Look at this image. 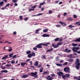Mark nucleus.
Instances as JSON below:
<instances>
[{
	"mask_svg": "<svg viewBox=\"0 0 80 80\" xmlns=\"http://www.w3.org/2000/svg\"><path fill=\"white\" fill-rule=\"evenodd\" d=\"M76 60V62H75V64L76 65V68L77 70H79V68H80V60H79L78 59H77Z\"/></svg>",
	"mask_w": 80,
	"mask_h": 80,
	"instance_id": "nucleus-1",
	"label": "nucleus"
},
{
	"mask_svg": "<svg viewBox=\"0 0 80 80\" xmlns=\"http://www.w3.org/2000/svg\"><path fill=\"white\" fill-rule=\"evenodd\" d=\"M49 44H50V43H47L44 44L41 43L37 45L36 47H37V48H42V45H44V46H48V45H49Z\"/></svg>",
	"mask_w": 80,
	"mask_h": 80,
	"instance_id": "nucleus-2",
	"label": "nucleus"
},
{
	"mask_svg": "<svg viewBox=\"0 0 80 80\" xmlns=\"http://www.w3.org/2000/svg\"><path fill=\"white\" fill-rule=\"evenodd\" d=\"M64 71L66 73H70V68H67V67H65L64 68Z\"/></svg>",
	"mask_w": 80,
	"mask_h": 80,
	"instance_id": "nucleus-3",
	"label": "nucleus"
},
{
	"mask_svg": "<svg viewBox=\"0 0 80 80\" xmlns=\"http://www.w3.org/2000/svg\"><path fill=\"white\" fill-rule=\"evenodd\" d=\"M31 74L32 77H37V74H38V73H37V72H31Z\"/></svg>",
	"mask_w": 80,
	"mask_h": 80,
	"instance_id": "nucleus-4",
	"label": "nucleus"
},
{
	"mask_svg": "<svg viewBox=\"0 0 80 80\" xmlns=\"http://www.w3.org/2000/svg\"><path fill=\"white\" fill-rule=\"evenodd\" d=\"M63 52H66V53H68V52H71V50H68V48H66L65 49V50H64L63 51Z\"/></svg>",
	"mask_w": 80,
	"mask_h": 80,
	"instance_id": "nucleus-5",
	"label": "nucleus"
},
{
	"mask_svg": "<svg viewBox=\"0 0 80 80\" xmlns=\"http://www.w3.org/2000/svg\"><path fill=\"white\" fill-rule=\"evenodd\" d=\"M57 74L59 77H61V75H63V73L62 72H57Z\"/></svg>",
	"mask_w": 80,
	"mask_h": 80,
	"instance_id": "nucleus-6",
	"label": "nucleus"
},
{
	"mask_svg": "<svg viewBox=\"0 0 80 80\" xmlns=\"http://www.w3.org/2000/svg\"><path fill=\"white\" fill-rule=\"evenodd\" d=\"M46 79L48 80H52L53 78L50 77V76H48L47 77Z\"/></svg>",
	"mask_w": 80,
	"mask_h": 80,
	"instance_id": "nucleus-7",
	"label": "nucleus"
},
{
	"mask_svg": "<svg viewBox=\"0 0 80 80\" xmlns=\"http://www.w3.org/2000/svg\"><path fill=\"white\" fill-rule=\"evenodd\" d=\"M42 36L43 37H50L49 34H44L42 35Z\"/></svg>",
	"mask_w": 80,
	"mask_h": 80,
	"instance_id": "nucleus-8",
	"label": "nucleus"
},
{
	"mask_svg": "<svg viewBox=\"0 0 80 80\" xmlns=\"http://www.w3.org/2000/svg\"><path fill=\"white\" fill-rule=\"evenodd\" d=\"M53 50V48H51V49H48L46 51V52H52Z\"/></svg>",
	"mask_w": 80,
	"mask_h": 80,
	"instance_id": "nucleus-9",
	"label": "nucleus"
},
{
	"mask_svg": "<svg viewBox=\"0 0 80 80\" xmlns=\"http://www.w3.org/2000/svg\"><path fill=\"white\" fill-rule=\"evenodd\" d=\"M72 49L73 52H77L78 51V50H76V49L75 47H73Z\"/></svg>",
	"mask_w": 80,
	"mask_h": 80,
	"instance_id": "nucleus-10",
	"label": "nucleus"
},
{
	"mask_svg": "<svg viewBox=\"0 0 80 80\" xmlns=\"http://www.w3.org/2000/svg\"><path fill=\"white\" fill-rule=\"evenodd\" d=\"M73 20V18L71 17L68 18H67V20L68 21H72Z\"/></svg>",
	"mask_w": 80,
	"mask_h": 80,
	"instance_id": "nucleus-11",
	"label": "nucleus"
},
{
	"mask_svg": "<svg viewBox=\"0 0 80 80\" xmlns=\"http://www.w3.org/2000/svg\"><path fill=\"white\" fill-rule=\"evenodd\" d=\"M28 77V74H25L24 75H23L22 76V78H27V77Z\"/></svg>",
	"mask_w": 80,
	"mask_h": 80,
	"instance_id": "nucleus-12",
	"label": "nucleus"
},
{
	"mask_svg": "<svg viewBox=\"0 0 80 80\" xmlns=\"http://www.w3.org/2000/svg\"><path fill=\"white\" fill-rule=\"evenodd\" d=\"M8 55H6L4 56V57H3L2 58V60H5V58H8Z\"/></svg>",
	"mask_w": 80,
	"mask_h": 80,
	"instance_id": "nucleus-13",
	"label": "nucleus"
},
{
	"mask_svg": "<svg viewBox=\"0 0 80 80\" xmlns=\"http://www.w3.org/2000/svg\"><path fill=\"white\" fill-rule=\"evenodd\" d=\"M27 65V63L26 62H21V65L22 67H24L25 65Z\"/></svg>",
	"mask_w": 80,
	"mask_h": 80,
	"instance_id": "nucleus-14",
	"label": "nucleus"
},
{
	"mask_svg": "<svg viewBox=\"0 0 80 80\" xmlns=\"http://www.w3.org/2000/svg\"><path fill=\"white\" fill-rule=\"evenodd\" d=\"M59 23L61 24V25H66L67 24L64 22H63L62 21H59Z\"/></svg>",
	"mask_w": 80,
	"mask_h": 80,
	"instance_id": "nucleus-15",
	"label": "nucleus"
},
{
	"mask_svg": "<svg viewBox=\"0 0 80 80\" xmlns=\"http://www.w3.org/2000/svg\"><path fill=\"white\" fill-rule=\"evenodd\" d=\"M74 42H80V38L76 39L75 40H74Z\"/></svg>",
	"mask_w": 80,
	"mask_h": 80,
	"instance_id": "nucleus-16",
	"label": "nucleus"
},
{
	"mask_svg": "<svg viewBox=\"0 0 80 80\" xmlns=\"http://www.w3.org/2000/svg\"><path fill=\"white\" fill-rule=\"evenodd\" d=\"M38 62L36 61L35 62L34 65L35 66H38Z\"/></svg>",
	"mask_w": 80,
	"mask_h": 80,
	"instance_id": "nucleus-17",
	"label": "nucleus"
},
{
	"mask_svg": "<svg viewBox=\"0 0 80 80\" xmlns=\"http://www.w3.org/2000/svg\"><path fill=\"white\" fill-rule=\"evenodd\" d=\"M3 3H4V2L3 1H1L0 2V6L2 7L3 5Z\"/></svg>",
	"mask_w": 80,
	"mask_h": 80,
	"instance_id": "nucleus-18",
	"label": "nucleus"
},
{
	"mask_svg": "<svg viewBox=\"0 0 80 80\" xmlns=\"http://www.w3.org/2000/svg\"><path fill=\"white\" fill-rule=\"evenodd\" d=\"M42 58L45 59L46 58V56L45 55H42Z\"/></svg>",
	"mask_w": 80,
	"mask_h": 80,
	"instance_id": "nucleus-19",
	"label": "nucleus"
},
{
	"mask_svg": "<svg viewBox=\"0 0 80 80\" xmlns=\"http://www.w3.org/2000/svg\"><path fill=\"white\" fill-rule=\"evenodd\" d=\"M68 61L69 62H73V59H69L68 60Z\"/></svg>",
	"mask_w": 80,
	"mask_h": 80,
	"instance_id": "nucleus-20",
	"label": "nucleus"
},
{
	"mask_svg": "<svg viewBox=\"0 0 80 80\" xmlns=\"http://www.w3.org/2000/svg\"><path fill=\"white\" fill-rule=\"evenodd\" d=\"M40 30V29H38L36 30L35 32V33L36 34H37L38 33V32H39Z\"/></svg>",
	"mask_w": 80,
	"mask_h": 80,
	"instance_id": "nucleus-21",
	"label": "nucleus"
},
{
	"mask_svg": "<svg viewBox=\"0 0 80 80\" xmlns=\"http://www.w3.org/2000/svg\"><path fill=\"white\" fill-rule=\"evenodd\" d=\"M31 54L32 57H35L36 55L35 54V53L34 52H32Z\"/></svg>",
	"mask_w": 80,
	"mask_h": 80,
	"instance_id": "nucleus-22",
	"label": "nucleus"
},
{
	"mask_svg": "<svg viewBox=\"0 0 80 80\" xmlns=\"http://www.w3.org/2000/svg\"><path fill=\"white\" fill-rule=\"evenodd\" d=\"M63 43L62 42H59L57 44V45H62Z\"/></svg>",
	"mask_w": 80,
	"mask_h": 80,
	"instance_id": "nucleus-23",
	"label": "nucleus"
},
{
	"mask_svg": "<svg viewBox=\"0 0 80 80\" xmlns=\"http://www.w3.org/2000/svg\"><path fill=\"white\" fill-rule=\"evenodd\" d=\"M56 65L58 67H62V64H61L57 63L56 64Z\"/></svg>",
	"mask_w": 80,
	"mask_h": 80,
	"instance_id": "nucleus-24",
	"label": "nucleus"
},
{
	"mask_svg": "<svg viewBox=\"0 0 80 80\" xmlns=\"http://www.w3.org/2000/svg\"><path fill=\"white\" fill-rule=\"evenodd\" d=\"M28 58H31L32 57V54H29L28 55Z\"/></svg>",
	"mask_w": 80,
	"mask_h": 80,
	"instance_id": "nucleus-25",
	"label": "nucleus"
},
{
	"mask_svg": "<svg viewBox=\"0 0 80 80\" xmlns=\"http://www.w3.org/2000/svg\"><path fill=\"white\" fill-rule=\"evenodd\" d=\"M31 53V51L30 50H28L26 52V54H30Z\"/></svg>",
	"mask_w": 80,
	"mask_h": 80,
	"instance_id": "nucleus-26",
	"label": "nucleus"
},
{
	"mask_svg": "<svg viewBox=\"0 0 80 80\" xmlns=\"http://www.w3.org/2000/svg\"><path fill=\"white\" fill-rule=\"evenodd\" d=\"M48 30V29H46L43 30V31L44 33H46V32H47Z\"/></svg>",
	"mask_w": 80,
	"mask_h": 80,
	"instance_id": "nucleus-27",
	"label": "nucleus"
},
{
	"mask_svg": "<svg viewBox=\"0 0 80 80\" xmlns=\"http://www.w3.org/2000/svg\"><path fill=\"white\" fill-rule=\"evenodd\" d=\"M62 77L63 79H65V78L66 77V75H62Z\"/></svg>",
	"mask_w": 80,
	"mask_h": 80,
	"instance_id": "nucleus-28",
	"label": "nucleus"
},
{
	"mask_svg": "<svg viewBox=\"0 0 80 80\" xmlns=\"http://www.w3.org/2000/svg\"><path fill=\"white\" fill-rule=\"evenodd\" d=\"M43 68H41L40 69V70H39L40 72H41L42 73V72H43Z\"/></svg>",
	"mask_w": 80,
	"mask_h": 80,
	"instance_id": "nucleus-29",
	"label": "nucleus"
},
{
	"mask_svg": "<svg viewBox=\"0 0 80 80\" xmlns=\"http://www.w3.org/2000/svg\"><path fill=\"white\" fill-rule=\"evenodd\" d=\"M13 55V53H12L9 54V57L12 58V55Z\"/></svg>",
	"mask_w": 80,
	"mask_h": 80,
	"instance_id": "nucleus-30",
	"label": "nucleus"
},
{
	"mask_svg": "<svg viewBox=\"0 0 80 80\" xmlns=\"http://www.w3.org/2000/svg\"><path fill=\"white\" fill-rule=\"evenodd\" d=\"M59 40V38H55L54 40L55 42H57V41H58Z\"/></svg>",
	"mask_w": 80,
	"mask_h": 80,
	"instance_id": "nucleus-31",
	"label": "nucleus"
},
{
	"mask_svg": "<svg viewBox=\"0 0 80 80\" xmlns=\"http://www.w3.org/2000/svg\"><path fill=\"white\" fill-rule=\"evenodd\" d=\"M53 11H52V10H49L48 11V13L49 14H51V13H52Z\"/></svg>",
	"mask_w": 80,
	"mask_h": 80,
	"instance_id": "nucleus-32",
	"label": "nucleus"
},
{
	"mask_svg": "<svg viewBox=\"0 0 80 80\" xmlns=\"http://www.w3.org/2000/svg\"><path fill=\"white\" fill-rule=\"evenodd\" d=\"M73 18H77V16L75 14H74L73 15Z\"/></svg>",
	"mask_w": 80,
	"mask_h": 80,
	"instance_id": "nucleus-33",
	"label": "nucleus"
},
{
	"mask_svg": "<svg viewBox=\"0 0 80 80\" xmlns=\"http://www.w3.org/2000/svg\"><path fill=\"white\" fill-rule=\"evenodd\" d=\"M72 44L73 47H76V46H77V45H78L77 44L72 43Z\"/></svg>",
	"mask_w": 80,
	"mask_h": 80,
	"instance_id": "nucleus-34",
	"label": "nucleus"
},
{
	"mask_svg": "<svg viewBox=\"0 0 80 80\" xmlns=\"http://www.w3.org/2000/svg\"><path fill=\"white\" fill-rule=\"evenodd\" d=\"M18 1V0H12L13 3H16V2H17V1Z\"/></svg>",
	"mask_w": 80,
	"mask_h": 80,
	"instance_id": "nucleus-35",
	"label": "nucleus"
},
{
	"mask_svg": "<svg viewBox=\"0 0 80 80\" xmlns=\"http://www.w3.org/2000/svg\"><path fill=\"white\" fill-rule=\"evenodd\" d=\"M69 28H73L74 27V26H72V25H69L68 26Z\"/></svg>",
	"mask_w": 80,
	"mask_h": 80,
	"instance_id": "nucleus-36",
	"label": "nucleus"
},
{
	"mask_svg": "<svg viewBox=\"0 0 80 80\" xmlns=\"http://www.w3.org/2000/svg\"><path fill=\"white\" fill-rule=\"evenodd\" d=\"M70 74H66V77H67L68 78H69V76H70Z\"/></svg>",
	"mask_w": 80,
	"mask_h": 80,
	"instance_id": "nucleus-37",
	"label": "nucleus"
},
{
	"mask_svg": "<svg viewBox=\"0 0 80 80\" xmlns=\"http://www.w3.org/2000/svg\"><path fill=\"white\" fill-rule=\"evenodd\" d=\"M1 68H2V69H5L6 68L5 67H4V66H1Z\"/></svg>",
	"mask_w": 80,
	"mask_h": 80,
	"instance_id": "nucleus-38",
	"label": "nucleus"
},
{
	"mask_svg": "<svg viewBox=\"0 0 80 80\" xmlns=\"http://www.w3.org/2000/svg\"><path fill=\"white\" fill-rule=\"evenodd\" d=\"M19 17L20 18V20H23V16H20Z\"/></svg>",
	"mask_w": 80,
	"mask_h": 80,
	"instance_id": "nucleus-39",
	"label": "nucleus"
},
{
	"mask_svg": "<svg viewBox=\"0 0 80 80\" xmlns=\"http://www.w3.org/2000/svg\"><path fill=\"white\" fill-rule=\"evenodd\" d=\"M43 14L42 13H39L36 15V16H40V15H42Z\"/></svg>",
	"mask_w": 80,
	"mask_h": 80,
	"instance_id": "nucleus-40",
	"label": "nucleus"
},
{
	"mask_svg": "<svg viewBox=\"0 0 80 80\" xmlns=\"http://www.w3.org/2000/svg\"><path fill=\"white\" fill-rule=\"evenodd\" d=\"M45 4V2H42V3H40V5L41 6H42V5H43Z\"/></svg>",
	"mask_w": 80,
	"mask_h": 80,
	"instance_id": "nucleus-41",
	"label": "nucleus"
},
{
	"mask_svg": "<svg viewBox=\"0 0 80 80\" xmlns=\"http://www.w3.org/2000/svg\"><path fill=\"white\" fill-rule=\"evenodd\" d=\"M68 65V62H65L63 64V65Z\"/></svg>",
	"mask_w": 80,
	"mask_h": 80,
	"instance_id": "nucleus-42",
	"label": "nucleus"
},
{
	"mask_svg": "<svg viewBox=\"0 0 80 80\" xmlns=\"http://www.w3.org/2000/svg\"><path fill=\"white\" fill-rule=\"evenodd\" d=\"M34 10V9H30L29 10V12H31V11H33Z\"/></svg>",
	"mask_w": 80,
	"mask_h": 80,
	"instance_id": "nucleus-43",
	"label": "nucleus"
},
{
	"mask_svg": "<svg viewBox=\"0 0 80 80\" xmlns=\"http://www.w3.org/2000/svg\"><path fill=\"white\" fill-rule=\"evenodd\" d=\"M58 45H55L54 48H58Z\"/></svg>",
	"mask_w": 80,
	"mask_h": 80,
	"instance_id": "nucleus-44",
	"label": "nucleus"
},
{
	"mask_svg": "<svg viewBox=\"0 0 80 80\" xmlns=\"http://www.w3.org/2000/svg\"><path fill=\"white\" fill-rule=\"evenodd\" d=\"M74 79H76V80H78V77L74 76L73 77Z\"/></svg>",
	"mask_w": 80,
	"mask_h": 80,
	"instance_id": "nucleus-45",
	"label": "nucleus"
},
{
	"mask_svg": "<svg viewBox=\"0 0 80 80\" xmlns=\"http://www.w3.org/2000/svg\"><path fill=\"white\" fill-rule=\"evenodd\" d=\"M33 50H34L37 51V48L34 47L33 48Z\"/></svg>",
	"mask_w": 80,
	"mask_h": 80,
	"instance_id": "nucleus-46",
	"label": "nucleus"
},
{
	"mask_svg": "<svg viewBox=\"0 0 80 80\" xmlns=\"http://www.w3.org/2000/svg\"><path fill=\"white\" fill-rule=\"evenodd\" d=\"M13 33L14 35H17V32H16V31H15L13 32Z\"/></svg>",
	"mask_w": 80,
	"mask_h": 80,
	"instance_id": "nucleus-47",
	"label": "nucleus"
},
{
	"mask_svg": "<svg viewBox=\"0 0 80 80\" xmlns=\"http://www.w3.org/2000/svg\"><path fill=\"white\" fill-rule=\"evenodd\" d=\"M15 63V61L14 60H12L11 62V63L12 64H13V63Z\"/></svg>",
	"mask_w": 80,
	"mask_h": 80,
	"instance_id": "nucleus-48",
	"label": "nucleus"
},
{
	"mask_svg": "<svg viewBox=\"0 0 80 80\" xmlns=\"http://www.w3.org/2000/svg\"><path fill=\"white\" fill-rule=\"evenodd\" d=\"M36 7H37V6L34 5V6L32 7L31 8H33V9L35 8H36Z\"/></svg>",
	"mask_w": 80,
	"mask_h": 80,
	"instance_id": "nucleus-49",
	"label": "nucleus"
},
{
	"mask_svg": "<svg viewBox=\"0 0 80 80\" xmlns=\"http://www.w3.org/2000/svg\"><path fill=\"white\" fill-rule=\"evenodd\" d=\"M28 18H26L24 19V20H25V21H27V20H28Z\"/></svg>",
	"mask_w": 80,
	"mask_h": 80,
	"instance_id": "nucleus-50",
	"label": "nucleus"
},
{
	"mask_svg": "<svg viewBox=\"0 0 80 80\" xmlns=\"http://www.w3.org/2000/svg\"><path fill=\"white\" fill-rule=\"evenodd\" d=\"M68 56L69 57H70V58H73V57H72V54H70L68 55Z\"/></svg>",
	"mask_w": 80,
	"mask_h": 80,
	"instance_id": "nucleus-51",
	"label": "nucleus"
},
{
	"mask_svg": "<svg viewBox=\"0 0 80 80\" xmlns=\"http://www.w3.org/2000/svg\"><path fill=\"white\" fill-rule=\"evenodd\" d=\"M16 57H17V55H14L12 57V58H17Z\"/></svg>",
	"mask_w": 80,
	"mask_h": 80,
	"instance_id": "nucleus-52",
	"label": "nucleus"
},
{
	"mask_svg": "<svg viewBox=\"0 0 80 80\" xmlns=\"http://www.w3.org/2000/svg\"><path fill=\"white\" fill-rule=\"evenodd\" d=\"M12 50V48H10V49H8V52H11Z\"/></svg>",
	"mask_w": 80,
	"mask_h": 80,
	"instance_id": "nucleus-53",
	"label": "nucleus"
},
{
	"mask_svg": "<svg viewBox=\"0 0 80 80\" xmlns=\"http://www.w3.org/2000/svg\"><path fill=\"white\" fill-rule=\"evenodd\" d=\"M3 72L4 73H7L8 72V71H7V70H3Z\"/></svg>",
	"mask_w": 80,
	"mask_h": 80,
	"instance_id": "nucleus-54",
	"label": "nucleus"
},
{
	"mask_svg": "<svg viewBox=\"0 0 80 80\" xmlns=\"http://www.w3.org/2000/svg\"><path fill=\"white\" fill-rule=\"evenodd\" d=\"M56 26L57 27H60L61 26L60 25H56Z\"/></svg>",
	"mask_w": 80,
	"mask_h": 80,
	"instance_id": "nucleus-55",
	"label": "nucleus"
},
{
	"mask_svg": "<svg viewBox=\"0 0 80 80\" xmlns=\"http://www.w3.org/2000/svg\"><path fill=\"white\" fill-rule=\"evenodd\" d=\"M67 14V12H64L63 14L64 16H66Z\"/></svg>",
	"mask_w": 80,
	"mask_h": 80,
	"instance_id": "nucleus-56",
	"label": "nucleus"
},
{
	"mask_svg": "<svg viewBox=\"0 0 80 80\" xmlns=\"http://www.w3.org/2000/svg\"><path fill=\"white\" fill-rule=\"evenodd\" d=\"M29 61H30V59H29L27 60L26 61V62H29Z\"/></svg>",
	"mask_w": 80,
	"mask_h": 80,
	"instance_id": "nucleus-57",
	"label": "nucleus"
},
{
	"mask_svg": "<svg viewBox=\"0 0 80 80\" xmlns=\"http://www.w3.org/2000/svg\"><path fill=\"white\" fill-rule=\"evenodd\" d=\"M75 48L76 49V50H79V49H80V48L78 47H75Z\"/></svg>",
	"mask_w": 80,
	"mask_h": 80,
	"instance_id": "nucleus-58",
	"label": "nucleus"
},
{
	"mask_svg": "<svg viewBox=\"0 0 80 80\" xmlns=\"http://www.w3.org/2000/svg\"><path fill=\"white\" fill-rule=\"evenodd\" d=\"M63 60H62L61 61H60L59 62V63H63Z\"/></svg>",
	"mask_w": 80,
	"mask_h": 80,
	"instance_id": "nucleus-59",
	"label": "nucleus"
},
{
	"mask_svg": "<svg viewBox=\"0 0 80 80\" xmlns=\"http://www.w3.org/2000/svg\"><path fill=\"white\" fill-rule=\"evenodd\" d=\"M47 73H48V72L45 71L43 73V74H47Z\"/></svg>",
	"mask_w": 80,
	"mask_h": 80,
	"instance_id": "nucleus-60",
	"label": "nucleus"
},
{
	"mask_svg": "<svg viewBox=\"0 0 80 80\" xmlns=\"http://www.w3.org/2000/svg\"><path fill=\"white\" fill-rule=\"evenodd\" d=\"M38 67H42V65L41 64H39V65L37 66Z\"/></svg>",
	"mask_w": 80,
	"mask_h": 80,
	"instance_id": "nucleus-61",
	"label": "nucleus"
},
{
	"mask_svg": "<svg viewBox=\"0 0 80 80\" xmlns=\"http://www.w3.org/2000/svg\"><path fill=\"white\" fill-rule=\"evenodd\" d=\"M6 6L7 7H8L9 6H10V3H8V4H7Z\"/></svg>",
	"mask_w": 80,
	"mask_h": 80,
	"instance_id": "nucleus-62",
	"label": "nucleus"
},
{
	"mask_svg": "<svg viewBox=\"0 0 80 80\" xmlns=\"http://www.w3.org/2000/svg\"><path fill=\"white\" fill-rule=\"evenodd\" d=\"M80 22H76L75 24H78V23H80Z\"/></svg>",
	"mask_w": 80,
	"mask_h": 80,
	"instance_id": "nucleus-63",
	"label": "nucleus"
},
{
	"mask_svg": "<svg viewBox=\"0 0 80 80\" xmlns=\"http://www.w3.org/2000/svg\"><path fill=\"white\" fill-rule=\"evenodd\" d=\"M41 10L42 11H44V8H41Z\"/></svg>",
	"mask_w": 80,
	"mask_h": 80,
	"instance_id": "nucleus-64",
	"label": "nucleus"
}]
</instances>
